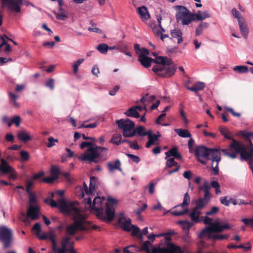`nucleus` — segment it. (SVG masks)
Listing matches in <instances>:
<instances>
[{"mask_svg":"<svg viewBox=\"0 0 253 253\" xmlns=\"http://www.w3.org/2000/svg\"><path fill=\"white\" fill-rule=\"evenodd\" d=\"M95 178H90L89 188L84 183V191L88 196L84 200L83 203L86 210L96 214L98 218L103 221H111L115 217V208L107 203L104 197H96L91 201L90 197L95 191V184L93 183Z\"/></svg>","mask_w":253,"mask_h":253,"instance_id":"nucleus-1","label":"nucleus"},{"mask_svg":"<svg viewBox=\"0 0 253 253\" xmlns=\"http://www.w3.org/2000/svg\"><path fill=\"white\" fill-rule=\"evenodd\" d=\"M59 208L61 212L73 217L74 222L68 224L66 227V236L71 237L78 231L87 230L91 228V223L87 220V215L80 210L78 204L70 201L61 200L59 202Z\"/></svg>","mask_w":253,"mask_h":253,"instance_id":"nucleus-2","label":"nucleus"},{"mask_svg":"<svg viewBox=\"0 0 253 253\" xmlns=\"http://www.w3.org/2000/svg\"><path fill=\"white\" fill-rule=\"evenodd\" d=\"M138 61L145 68L149 67L152 62L156 63L152 68V71L159 77H170L172 76L175 72V65L172 63L171 60L167 57L158 56L153 59L148 56L138 59Z\"/></svg>","mask_w":253,"mask_h":253,"instance_id":"nucleus-3","label":"nucleus"},{"mask_svg":"<svg viewBox=\"0 0 253 253\" xmlns=\"http://www.w3.org/2000/svg\"><path fill=\"white\" fill-rule=\"evenodd\" d=\"M86 147H88L87 150L84 153L77 156L80 161L89 163H98L100 160L101 154L103 152L106 153L108 150V148L98 146L91 141H84L80 144V148L82 149Z\"/></svg>","mask_w":253,"mask_h":253,"instance_id":"nucleus-4","label":"nucleus"},{"mask_svg":"<svg viewBox=\"0 0 253 253\" xmlns=\"http://www.w3.org/2000/svg\"><path fill=\"white\" fill-rule=\"evenodd\" d=\"M202 218H203L204 223L206 224H209V226L203 229L199 234V238H202L207 236L214 240H223L228 237L227 235L215 234V233L229 229L230 226L227 224L221 225L218 221L212 222V219L207 216L203 217Z\"/></svg>","mask_w":253,"mask_h":253,"instance_id":"nucleus-5","label":"nucleus"},{"mask_svg":"<svg viewBox=\"0 0 253 253\" xmlns=\"http://www.w3.org/2000/svg\"><path fill=\"white\" fill-rule=\"evenodd\" d=\"M220 149L208 148L204 146H197L195 150V153L198 160L202 164L205 165L207 161L211 160L212 162H217L221 160L220 156Z\"/></svg>","mask_w":253,"mask_h":253,"instance_id":"nucleus-6","label":"nucleus"},{"mask_svg":"<svg viewBox=\"0 0 253 253\" xmlns=\"http://www.w3.org/2000/svg\"><path fill=\"white\" fill-rule=\"evenodd\" d=\"M173 8L176 11L175 18L177 23L187 25L194 20V14L185 6L175 5Z\"/></svg>","mask_w":253,"mask_h":253,"instance_id":"nucleus-7","label":"nucleus"},{"mask_svg":"<svg viewBox=\"0 0 253 253\" xmlns=\"http://www.w3.org/2000/svg\"><path fill=\"white\" fill-rule=\"evenodd\" d=\"M30 205L27 210V216L24 222L30 223L31 220H36L38 218L40 213L39 207L36 204V197L33 192H28Z\"/></svg>","mask_w":253,"mask_h":253,"instance_id":"nucleus-8","label":"nucleus"},{"mask_svg":"<svg viewBox=\"0 0 253 253\" xmlns=\"http://www.w3.org/2000/svg\"><path fill=\"white\" fill-rule=\"evenodd\" d=\"M116 123L125 137H132L135 135V124L128 119H122L117 120Z\"/></svg>","mask_w":253,"mask_h":253,"instance_id":"nucleus-9","label":"nucleus"},{"mask_svg":"<svg viewBox=\"0 0 253 253\" xmlns=\"http://www.w3.org/2000/svg\"><path fill=\"white\" fill-rule=\"evenodd\" d=\"M131 219L124 212L120 213L118 217L119 227L126 232H131L132 236L136 235L140 232V229L136 226L131 224Z\"/></svg>","mask_w":253,"mask_h":253,"instance_id":"nucleus-10","label":"nucleus"},{"mask_svg":"<svg viewBox=\"0 0 253 253\" xmlns=\"http://www.w3.org/2000/svg\"><path fill=\"white\" fill-rule=\"evenodd\" d=\"M200 191H204V196L203 198H199L195 201L196 209L202 211L211 200L210 189L211 186L208 180H205L203 185H200L198 187Z\"/></svg>","mask_w":253,"mask_h":253,"instance_id":"nucleus-11","label":"nucleus"},{"mask_svg":"<svg viewBox=\"0 0 253 253\" xmlns=\"http://www.w3.org/2000/svg\"><path fill=\"white\" fill-rule=\"evenodd\" d=\"M190 201V196L188 192L184 194L183 200L182 203L176 206L170 211L172 215L175 216H180L188 212V206Z\"/></svg>","mask_w":253,"mask_h":253,"instance_id":"nucleus-12","label":"nucleus"},{"mask_svg":"<svg viewBox=\"0 0 253 253\" xmlns=\"http://www.w3.org/2000/svg\"><path fill=\"white\" fill-rule=\"evenodd\" d=\"M0 241L3 243V248H7L11 246L12 242V231L5 226L0 227Z\"/></svg>","mask_w":253,"mask_h":253,"instance_id":"nucleus-13","label":"nucleus"},{"mask_svg":"<svg viewBox=\"0 0 253 253\" xmlns=\"http://www.w3.org/2000/svg\"><path fill=\"white\" fill-rule=\"evenodd\" d=\"M0 162V171H1L3 174L9 173V179H16L17 177V173L15 169L11 167L4 159L1 158Z\"/></svg>","mask_w":253,"mask_h":253,"instance_id":"nucleus-14","label":"nucleus"},{"mask_svg":"<svg viewBox=\"0 0 253 253\" xmlns=\"http://www.w3.org/2000/svg\"><path fill=\"white\" fill-rule=\"evenodd\" d=\"M75 242L71 241L69 237H64L62 241V247L59 249V253H77L74 249Z\"/></svg>","mask_w":253,"mask_h":253,"instance_id":"nucleus-15","label":"nucleus"},{"mask_svg":"<svg viewBox=\"0 0 253 253\" xmlns=\"http://www.w3.org/2000/svg\"><path fill=\"white\" fill-rule=\"evenodd\" d=\"M150 241H145L142 246L141 250L148 253H171L170 250L166 248L154 247L152 249H150Z\"/></svg>","mask_w":253,"mask_h":253,"instance_id":"nucleus-16","label":"nucleus"},{"mask_svg":"<svg viewBox=\"0 0 253 253\" xmlns=\"http://www.w3.org/2000/svg\"><path fill=\"white\" fill-rule=\"evenodd\" d=\"M1 1L2 7H7L10 9L19 11V5L22 2V0H1Z\"/></svg>","mask_w":253,"mask_h":253,"instance_id":"nucleus-17","label":"nucleus"},{"mask_svg":"<svg viewBox=\"0 0 253 253\" xmlns=\"http://www.w3.org/2000/svg\"><path fill=\"white\" fill-rule=\"evenodd\" d=\"M134 48L135 52L138 56V59L146 57L149 55V50L144 47L140 48L138 44H135Z\"/></svg>","mask_w":253,"mask_h":253,"instance_id":"nucleus-18","label":"nucleus"},{"mask_svg":"<svg viewBox=\"0 0 253 253\" xmlns=\"http://www.w3.org/2000/svg\"><path fill=\"white\" fill-rule=\"evenodd\" d=\"M137 11L139 17L142 20H147L150 18V15L147 8L145 6H142L137 8Z\"/></svg>","mask_w":253,"mask_h":253,"instance_id":"nucleus-19","label":"nucleus"},{"mask_svg":"<svg viewBox=\"0 0 253 253\" xmlns=\"http://www.w3.org/2000/svg\"><path fill=\"white\" fill-rule=\"evenodd\" d=\"M32 230L40 240H46L47 239V235L46 233H41V227L40 223H35L32 228Z\"/></svg>","mask_w":253,"mask_h":253,"instance_id":"nucleus-20","label":"nucleus"},{"mask_svg":"<svg viewBox=\"0 0 253 253\" xmlns=\"http://www.w3.org/2000/svg\"><path fill=\"white\" fill-rule=\"evenodd\" d=\"M170 35L171 38L173 39H176L177 42L178 44H180L182 42V32L179 29H174L171 31Z\"/></svg>","mask_w":253,"mask_h":253,"instance_id":"nucleus-21","label":"nucleus"},{"mask_svg":"<svg viewBox=\"0 0 253 253\" xmlns=\"http://www.w3.org/2000/svg\"><path fill=\"white\" fill-rule=\"evenodd\" d=\"M238 24L241 34L245 38H247L249 30L245 19L239 21Z\"/></svg>","mask_w":253,"mask_h":253,"instance_id":"nucleus-22","label":"nucleus"},{"mask_svg":"<svg viewBox=\"0 0 253 253\" xmlns=\"http://www.w3.org/2000/svg\"><path fill=\"white\" fill-rule=\"evenodd\" d=\"M17 136L19 140L24 142L32 140L31 136H30L26 130L18 131Z\"/></svg>","mask_w":253,"mask_h":253,"instance_id":"nucleus-23","label":"nucleus"},{"mask_svg":"<svg viewBox=\"0 0 253 253\" xmlns=\"http://www.w3.org/2000/svg\"><path fill=\"white\" fill-rule=\"evenodd\" d=\"M56 18L58 20H65L68 18V12L62 7H59L57 12H54Z\"/></svg>","mask_w":253,"mask_h":253,"instance_id":"nucleus-24","label":"nucleus"},{"mask_svg":"<svg viewBox=\"0 0 253 253\" xmlns=\"http://www.w3.org/2000/svg\"><path fill=\"white\" fill-rule=\"evenodd\" d=\"M202 214L201 210L196 209L194 208L192 209L190 213H189V217L191 218L192 221L195 222H198L200 221V216Z\"/></svg>","mask_w":253,"mask_h":253,"instance_id":"nucleus-25","label":"nucleus"},{"mask_svg":"<svg viewBox=\"0 0 253 253\" xmlns=\"http://www.w3.org/2000/svg\"><path fill=\"white\" fill-rule=\"evenodd\" d=\"M149 131L150 133H148V134H147L148 138V141L146 144V147L147 148H149L152 145H154L156 141L161 136V135H153L152 130L150 129L149 130Z\"/></svg>","mask_w":253,"mask_h":253,"instance_id":"nucleus-26","label":"nucleus"},{"mask_svg":"<svg viewBox=\"0 0 253 253\" xmlns=\"http://www.w3.org/2000/svg\"><path fill=\"white\" fill-rule=\"evenodd\" d=\"M166 159L167 158L172 156L177 159H181L182 158L181 155L177 151V149L176 147H173L170 149L169 151L165 153Z\"/></svg>","mask_w":253,"mask_h":253,"instance_id":"nucleus-27","label":"nucleus"},{"mask_svg":"<svg viewBox=\"0 0 253 253\" xmlns=\"http://www.w3.org/2000/svg\"><path fill=\"white\" fill-rule=\"evenodd\" d=\"M196 19L198 20H203L206 18L211 17V14L208 11H202L198 10L197 13L194 15Z\"/></svg>","mask_w":253,"mask_h":253,"instance_id":"nucleus-28","label":"nucleus"},{"mask_svg":"<svg viewBox=\"0 0 253 253\" xmlns=\"http://www.w3.org/2000/svg\"><path fill=\"white\" fill-rule=\"evenodd\" d=\"M108 168L109 170L113 172L115 169H118L121 171V163L119 160H117L115 162L109 163L107 164Z\"/></svg>","mask_w":253,"mask_h":253,"instance_id":"nucleus-29","label":"nucleus"},{"mask_svg":"<svg viewBox=\"0 0 253 253\" xmlns=\"http://www.w3.org/2000/svg\"><path fill=\"white\" fill-rule=\"evenodd\" d=\"M22 119L20 116L16 115L10 119V121L8 123V126L10 127L12 125H15L16 126L19 127L21 123Z\"/></svg>","mask_w":253,"mask_h":253,"instance_id":"nucleus-30","label":"nucleus"},{"mask_svg":"<svg viewBox=\"0 0 253 253\" xmlns=\"http://www.w3.org/2000/svg\"><path fill=\"white\" fill-rule=\"evenodd\" d=\"M125 114L127 117H133L137 119L139 118L140 117L139 113L134 106L129 108L127 111L125 113Z\"/></svg>","mask_w":253,"mask_h":253,"instance_id":"nucleus-31","label":"nucleus"},{"mask_svg":"<svg viewBox=\"0 0 253 253\" xmlns=\"http://www.w3.org/2000/svg\"><path fill=\"white\" fill-rule=\"evenodd\" d=\"M174 131L181 137L182 138H190L191 134L189 131L187 129H183L181 128H175Z\"/></svg>","mask_w":253,"mask_h":253,"instance_id":"nucleus-32","label":"nucleus"},{"mask_svg":"<svg viewBox=\"0 0 253 253\" xmlns=\"http://www.w3.org/2000/svg\"><path fill=\"white\" fill-rule=\"evenodd\" d=\"M155 99V95H148L146 94L145 96H143L140 100V102L142 103L144 105V107L145 109H146L147 105L146 103L150 102Z\"/></svg>","mask_w":253,"mask_h":253,"instance_id":"nucleus-33","label":"nucleus"},{"mask_svg":"<svg viewBox=\"0 0 253 253\" xmlns=\"http://www.w3.org/2000/svg\"><path fill=\"white\" fill-rule=\"evenodd\" d=\"M219 131L221 134L224 136V137L228 139H231L232 137V135L231 133V132L229 130V129L224 126H220L219 128Z\"/></svg>","mask_w":253,"mask_h":253,"instance_id":"nucleus-34","label":"nucleus"},{"mask_svg":"<svg viewBox=\"0 0 253 253\" xmlns=\"http://www.w3.org/2000/svg\"><path fill=\"white\" fill-rule=\"evenodd\" d=\"M122 135L120 134L116 133L113 135L112 138L110 140L109 142L119 145L121 144Z\"/></svg>","mask_w":253,"mask_h":253,"instance_id":"nucleus-35","label":"nucleus"},{"mask_svg":"<svg viewBox=\"0 0 253 253\" xmlns=\"http://www.w3.org/2000/svg\"><path fill=\"white\" fill-rule=\"evenodd\" d=\"M233 70L238 73H246L249 71V68L246 66L239 65L235 66L233 68Z\"/></svg>","mask_w":253,"mask_h":253,"instance_id":"nucleus-36","label":"nucleus"},{"mask_svg":"<svg viewBox=\"0 0 253 253\" xmlns=\"http://www.w3.org/2000/svg\"><path fill=\"white\" fill-rule=\"evenodd\" d=\"M162 18L161 16H157V20L158 22V27H155L153 29V32L156 34L158 35L159 33H161L162 31H165V30L162 28L161 26V21Z\"/></svg>","mask_w":253,"mask_h":253,"instance_id":"nucleus-37","label":"nucleus"},{"mask_svg":"<svg viewBox=\"0 0 253 253\" xmlns=\"http://www.w3.org/2000/svg\"><path fill=\"white\" fill-rule=\"evenodd\" d=\"M61 200H64L67 201V200L62 198L61 199L58 200V202H56L55 200L50 199L47 198L45 199L44 202L45 203L49 204L51 207H58L59 208V202ZM60 209V208H59Z\"/></svg>","mask_w":253,"mask_h":253,"instance_id":"nucleus-38","label":"nucleus"},{"mask_svg":"<svg viewBox=\"0 0 253 253\" xmlns=\"http://www.w3.org/2000/svg\"><path fill=\"white\" fill-rule=\"evenodd\" d=\"M167 245L169 246L170 248L169 250L171 253H182V251L179 247L176 246L171 243H167Z\"/></svg>","mask_w":253,"mask_h":253,"instance_id":"nucleus-39","label":"nucleus"},{"mask_svg":"<svg viewBox=\"0 0 253 253\" xmlns=\"http://www.w3.org/2000/svg\"><path fill=\"white\" fill-rule=\"evenodd\" d=\"M135 130L136 134L141 136H146L148 133H150L149 130L148 131H145V127L142 126L137 127Z\"/></svg>","mask_w":253,"mask_h":253,"instance_id":"nucleus-40","label":"nucleus"},{"mask_svg":"<svg viewBox=\"0 0 253 253\" xmlns=\"http://www.w3.org/2000/svg\"><path fill=\"white\" fill-rule=\"evenodd\" d=\"M178 223L182 225V228L186 230H189V229L193 225L192 222L186 220L179 221Z\"/></svg>","mask_w":253,"mask_h":253,"instance_id":"nucleus-41","label":"nucleus"},{"mask_svg":"<svg viewBox=\"0 0 253 253\" xmlns=\"http://www.w3.org/2000/svg\"><path fill=\"white\" fill-rule=\"evenodd\" d=\"M45 86L51 90H53L55 87V80L53 78H49L45 82Z\"/></svg>","mask_w":253,"mask_h":253,"instance_id":"nucleus-42","label":"nucleus"},{"mask_svg":"<svg viewBox=\"0 0 253 253\" xmlns=\"http://www.w3.org/2000/svg\"><path fill=\"white\" fill-rule=\"evenodd\" d=\"M97 49L101 53L105 54L109 49V46L105 43H101L97 46Z\"/></svg>","mask_w":253,"mask_h":253,"instance_id":"nucleus-43","label":"nucleus"},{"mask_svg":"<svg viewBox=\"0 0 253 253\" xmlns=\"http://www.w3.org/2000/svg\"><path fill=\"white\" fill-rule=\"evenodd\" d=\"M232 13L233 15L234 16L235 18H236L238 21V22L239 21H242L243 19H244V18L242 16V15L241 14V13L237 10V9L235 8H233L232 9Z\"/></svg>","mask_w":253,"mask_h":253,"instance_id":"nucleus-44","label":"nucleus"},{"mask_svg":"<svg viewBox=\"0 0 253 253\" xmlns=\"http://www.w3.org/2000/svg\"><path fill=\"white\" fill-rule=\"evenodd\" d=\"M84 61V58H81L75 62L73 64V72L76 74L78 71L79 66Z\"/></svg>","mask_w":253,"mask_h":253,"instance_id":"nucleus-45","label":"nucleus"},{"mask_svg":"<svg viewBox=\"0 0 253 253\" xmlns=\"http://www.w3.org/2000/svg\"><path fill=\"white\" fill-rule=\"evenodd\" d=\"M167 161L166 162L167 167L171 168L174 166H175L176 167H177V166H178L177 164V163L174 161V159L173 158H169V159L167 158Z\"/></svg>","mask_w":253,"mask_h":253,"instance_id":"nucleus-46","label":"nucleus"},{"mask_svg":"<svg viewBox=\"0 0 253 253\" xmlns=\"http://www.w3.org/2000/svg\"><path fill=\"white\" fill-rule=\"evenodd\" d=\"M50 171L52 176L56 178H58V174H59V169L58 167L56 166L52 167Z\"/></svg>","mask_w":253,"mask_h":253,"instance_id":"nucleus-47","label":"nucleus"},{"mask_svg":"<svg viewBox=\"0 0 253 253\" xmlns=\"http://www.w3.org/2000/svg\"><path fill=\"white\" fill-rule=\"evenodd\" d=\"M242 221L247 226H250L253 228V218H243Z\"/></svg>","mask_w":253,"mask_h":253,"instance_id":"nucleus-48","label":"nucleus"},{"mask_svg":"<svg viewBox=\"0 0 253 253\" xmlns=\"http://www.w3.org/2000/svg\"><path fill=\"white\" fill-rule=\"evenodd\" d=\"M46 235H47V238H49L52 244L53 243H56V240L57 236L54 232H50L48 234H46Z\"/></svg>","mask_w":253,"mask_h":253,"instance_id":"nucleus-49","label":"nucleus"},{"mask_svg":"<svg viewBox=\"0 0 253 253\" xmlns=\"http://www.w3.org/2000/svg\"><path fill=\"white\" fill-rule=\"evenodd\" d=\"M48 143L47 145V147L51 148L55 145V142H58V139L53 138V137H50L48 139Z\"/></svg>","mask_w":253,"mask_h":253,"instance_id":"nucleus-50","label":"nucleus"},{"mask_svg":"<svg viewBox=\"0 0 253 253\" xmlns=\"http://www.w3.org/2000/svg\"><path fill=\"white\" fill-rule=\"evenodd\" d=\"M147 208V205L146 204H144L143 206L135 211V213L138 215V217L140 219V214L141 213L146 209Z\"/></svg>","mask_w":253,"mask_h":253,"instance_id":"nucleus-51","label":"nucleus"},{"mask_svg":"<svg viewBox=\"0 0 253 253\" xmlns=\"http://www.w3.org/2000/svg\"><path fill=\"white\" fill-rule=\"evenodd\" d=\"M220 201L222 204L226 206H228L230 205V198L228 199L227 196L220 197Z\"/></svg>","mask_w":253,"mask_h":253,"instance_id":"nucleus-52","label":"nucleus"},{"mask_svg":"<svg viewBox=\"0 0 253 253\" xmlns=\"http://www.w3.org/2000/svg\"><path fill=\"white\" fill-rule=\"evenodd\" d=\"M219 211V209L217 207H213L211 208V211H207L206 212V215H211L217 213Z\"/></svg>","mask_w":253,"mask_h":253,"instance_id":"nucleus-53","label":"nucleus"},{"mask_svg":"<svg viewBox=\"0 0 253 253\" xmlns=\"http://www.w3.org/2000/svg\"><path fill=\"white\" fill-rule=\"evenodd\" d=\"M22 4H24L26 5H31L33 7H35V6L34 5V4L32 3H31L30 2H28V1L27 0H22V2L19 5V6H20V11H15L14 10H13L12 9H9L7 7V8L8 9V10L11 11H12V12H16V13H19L21 11V5Z\"/></svg>","mask_w":253,"mask_h":253,"instance_id":"nucleus-54","label":"nucleus"},{"mask_svg":"<svg viewBox=\"0 0 253 253\" xmlns=\"http://www.w3.org/2000/svg\"><path fill=\"white\" fill-rule=\"evenodd\" d=\"M224 109L228 112L231 113L232 114V115H233L234 116L237 117H240L241 116L240 113L235 112L234 110L231 108H229L227 106H225Z\"/></svg>","mask_w":253,"mask_h":253,"instance_id":"nucleus-55","label":"nucleus"},{"mask_svg":"<svg viewBox=\"0 0 253 253\" xmlns=\"http://www.w3.org/2000/svg\"><path fill=\"white\" fill-rule=\"evenodd\" d=\"M224 109L228 112L231 113L232 114V115H233L234 116L237 117H240L241 116L240 113L235 112L234 110L231 108H229L227 106H225Z\"/></svg>","mask_w":253,"mask_h":253,"instance_id":"nucleus-56","label":"nucleus"},{"mask_svg":"<svg viewBox=\"0 0 253 253\" xmlns=\"http://www.w3.org/2000/svg\"><path fill=\"white\" fill-rule=\"evenodd\" d=\"M20 156L22 161H27L29 159V155L27 152L22 151L20 152Z\"/></svg>","mask_w":253,"mask_h":253,"instance_id":"nucleus-57","label":"nucleus"},{"mask_svg":"<svg viewBox=\"0 0 253 253\" xmlns=\"http://www.w3.org/2000/svg\"><path fill=\"white\" fill-rule=\"evenodd\" d=\"M4 155L6 159L8 160L13 161L16 160V157L14 156L13 154H9L7 151L4 152Z\"/></svg>","mask_w":253,"mask_h":253,"instance_id":"nucleus-58","label":"nucleus"},{"mask_svg":"<svg viewBox=\"0 0 253 253\" xmlns=\"http://www.w3.org/2000/svg\"><path fill=\"white\" fill-rule=\"evenodd\" d=\"M126 155L132 160L134 162L136 163H138L140 161V159L137 156H135V155H134L133 154H126Z\"/></svg>","mask_w":253,"mask_h":253,"instance_id":"nucleus-59","label":"nucleus"},{"mask_svg":"<svg viewBox=\"0 0 253 253\" xmlns=\"http://www.w3.org/2000/svg\"><path fill=\"white\" fill-rule=\"evenodd\" d=\"M56 178L52 175L51 177H47L46 178H43L42 181L47 183H52L54 180H55Z\"/></svg>","mask_w":253,"mask_h":253,"instance_id":"nucleus-60","label":"nucleus"},{"mask_svg":"<svg viewBox=\"0 0 253 253\" xmlns=\"http://www.w3.org/2000/svg\"><path fill=\"white\" fill-rule=\"evenodd\" d=\"M164 210V208L161 205V203L159 201H157V205L153 206L152 208V210Z\"/></svg>","mask_w":253,"mask_h":253,"instance_id":"nucleus-61","label":"nucleus"},{"mask_svg":"<svg viewBox=\"0 0 253 253\" xmlns=\"http://www.w3.org/2000/svg\"><path fill=\"white\" fill-rule=\"evenodd\" d=\"M91 73L93 75L95 76H98V75L99 74L100 72L99 68L97 65H94L93 67L91 70Z\"/></svg>","mask_w":253,"mask_h":253,"instance_id":"nucleus-62","label":"nucleus"},{"mask_svg":"<svg viewBox=\"0 0 253 253\" xmlns=\"http://www.w3.org/2000/svg\"><path fill=\"white\" fill-rule=\"evenodd\" d=\"M195 85L198 91L203 89L205 86V84L203 82L197 83L195 84Z\"/></svg>","mask_w":253,"mask_h":253,"instance_id":"nucleus-63","label":"nucleus"},{"mask_svg":"<svg viewBox=\"0 0 253 253\" xmlns=\"http://www.w3.org/2000/svg\"><path fill=\"white\" fill-rule=\"evenodd\" d=\"M183 175L185 178L190 180L191 178L192 172L190 170L185 171Z\"/></svg>","mask_w":253,"mask_h":253,"instance_id":"nucleus-64","label":"nucleus"}]
</instances>
